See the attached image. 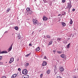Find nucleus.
I'll return each mask as SVG.
<instances>
[{
  "mask_svg": "<svg viewBox=\"0 0 78 78\" xmlns=\"http://www.w3.org/2000/svg\"><path fill=\"white\" fill-rule=\"evenodd\" d=\"M32 22H33V23L34 25H37L38 23V22L37 21V20L35 19H33L32 20Z\"/></svg>",
  "mask_w": 78,
  "mask_h": 78,
  "instance_id": "f257e3e1",
  "label": "nucleus"
},
{
  "mask_svg": "<svg viewBox=\"0 0 78 78\" xmlns=\"http://www.w3.org/2000/svg\"><path fill=\"white\" fill-rule=\"evenodd\" d=\"M70 3H68V8L69 9V11L70 12V9L72 7V5H71V1H70Z\"/></svg>",
  "mask_w": 78,
  "mask_h": 78,
  "instance_id": "f03ea898",
  "label": "nucleus"
},
{
  "mask_svg": "<svg viewBox=\"0 0 78 78\" xmlns=\"http://www.w3.org/2000/svg\"><path fill=\"white\" fill-rule=\"evenodd\" d=\"M22 73L24 75H25V74H27L28 73V71L27 69H24Z\"/></svg>",
  "mask_w": 78,
  "mask_h": 78,
  "instance_id": "7ed1b4c3",
  "label": "nucleus"
},
{
  "mask_svg": "<svg viewBox=\"0 0 78 78\" xmlns=\"http://www.w3.org/2000/svg\"><path fill=\"white\" fill-rule=\"evenodd\" d=\"M61 56L62 58L64 59H66V55L64 54H62L61 55Z\"/></svg>",
  "mask_w": 78,
  "mask_h": 78,
  "instance_id": "20e7f679",
  "label": "nucleus"
},
{
  "mask_svg": "<svg viewBox=\"0 0 78 78\" xmlns=\"http://www.w3.org/2000/svg\"><path fill=\"white\" fill-rule=\"evenodd\" d=\"M13 61H14V58H10V60L9 62V64H11V63H12Z\"/></svg>",
  "mask_w": 78,
  "mask_h": 78,
  "instance_id": "39448f33",
  "label": "nucleus"
},
{
  "mask_svg": "<svg viewBox=\"0 0 78 78\" xmlns=\"http://www.w3.org/2000/svg\"><path fill=\"white\" fill-rule=\"evenodd\" d=\"M60 70L61 72H63L64 70V68H63L62 66H61L60 68Z\"/></svg>",
  "mask_w": 78,
  "mask_h": 78,
  "instance_id": "423d86ee",
  "label": "nucleus"
},
{
  "mask_svg": "<svg viewBox=\"0 0 78 78\" xmlns=\"http://www.w3.org/2000/svg\"><path fill=\"white\" fill-rule=\"evenodd\" d=\"M47 19H48V18H47L46 16H43V20H44V21H46V20H47Z\"/></svg>",
  "mask_w": 78,
  "mask_h": 78,
  "instance_id": "0eeeda50",
  "label": "nucleus"
},
{
  "mask_svg": "<svg viewBox=\"0 0 78 78\" xmlns=\"http://www.w3.org/2000/svg\"><path fill=\"white\" fill-rule=\"evenodd\" d=\"M17 76V74H13L12 76V78H15Z\"/></svg>",
  "mask_w": 78,
  "mask_h": 78,
  "instance_id": "6e6552de",
  "label": "nucleus"
},
{
  "mask_svg": "<svg viewBox=\"0 0 78 78\" xmlns=\"http://www.w3.org/2000/svg\"><path fill=\"white\" fill-rule=\"evenodd\" d=\"M29 78V76L26 75L25 76H23L22 77V78Z\"/></svg>",
  "mask_w": 78,
  "mask_h": 78,
  "instance_id": "1a4fd4ad",
  "label": "nucleus"
},
{
  "mask_svg": "<svg viewBox=\"0 0 78 78\" xmlns=\"http://www.w3.org/2000/svg\"><path fill=\"white\" fill-rule=\"evenodd\" d=\"M46 65H47V62H44L42 64V66H46Z\"/></svg>",
  "mask_w": 78,
  "mask_h": 78,
  "instance_id": "9d476101",
  "label": "nucleus"
},
{
  "mask_svg": "<svg viewBox=\"0 0 78 78\" xmlns=\"http://www.w3.org/2000/svg\"><path fill=\"white\" fill-rule=\"evenodd\" d=\"M28 66H29V63H26L25 64V67H28Z\"/></svg>",
  "mask_w": 78,
  "mask_h": 78,
  "instance_id": "9b49d317",
  "label": "nucleus"
},
{
  "mask_svg": "<svg viewBox=\"0 0 78 78\" xmlns=\"http://www.w3.org/2000/svg\"><path fill=\"white\" fill-rule=\"evenodd\" d=\"M61 39H62V38H58L57 41H58V42H60V41H61Z\"/></svg>",
  "mask_w": 78,
  "mask_h": 78,
  "instance_id": "f8f14e48",
  "label": "nucleus"
},
{
  "mask_svg": "<svg viewBox=\"0 0 78 78\" xmlns=\"http://www.w3.org/2000/svg\"><path fill=\"white\" fill-rule=\"evenodd\" d=\"M28 13H29V14L30 15H31V14H33V12L31 10H30L28 12Z\"/></svg>",
  "mask_w": 78,
  "mask_h": 78,
  "instance_id": "ddd939ff",
  "label": "nucleus"
},
{
  "mask_svg": "<svg viewBox=\"0 0 78 78\" xmlns=\"http://www.w3.org/2000/svg\"><path fill=\"white\" fill-rule=\"evenodd\" d=\"M62 24L63 27H65V26L66 25V23H65L62 22Z\"/></svg>",
  "mask_w": 78,
  "mask_h": 78,
  "instance_id": "4468645a",
  "label": "nucleus"
},
{
  "mask_svg": "<svg viewBox=\"0 0 78 78\" xmlns=\"http://www.w3.org/2000/svg\"><path fill=\"white\" fill-rule=\"evenodd\" d=\"M12 44L11 46L9 48V51H11V49H12Z\"/></svg>",
  "mask_w": 78,
  "mask_h": 78,
  "instance_id": "2eb2a0df",
  "label": "nucleus"
},
{
  "mask_svg": "<svg viewBox=\"0 0 78 78\" xmlns=\"http://www.w3.org/2000/svg\"><path fill=\"white\" fill-rule=\"evenodd\" d=\"M26 10L27 11V12H29L31 10H30V8L29 7V8H27V9H26Z\"/></svg>",
  "mask_w": 78,
  "mask_h": 78,
  "instance_id": "dca6fc26",
  "label": "nucleus"
},
{
  "mask_svg": "<svg viewBox=\"0 0 78 78\" xmlns=\"http://www.w3.org/2000/svg\"><path fill=\"white\" fill-rule=\"evenodd\" d=\"M39 50H40V48L39 47H38L36 48V51H39Z\"/></svg>",
  "mask_w": 78,
  "mask_h": 78,
  "instance_id": "f3484780",
  "label": "nucleus"
},
{
  "mask_svg": "<svg viewBox=\"0 0 78 78\" xmlns=\"http://www.w3.org/2000/svg\"><path fill=\"white\" fill-rule=\"evenodd\" d=\"M30 55H31V53H30L29 54H28L25 55V56H26V57H28V56H30Z\"/></svg>",
  "mask_w": 78,
  "mask_h": 78,
  "instance_id": "a211bd4d",
  "label": "nucleus"
},
{
  "mask_svg": "<svg viewBox=\"0 0 78 78\" xmlns=\"http://www.w3.org/2000/svg\"><path fill=\"white\" fill-rule=\"evenodd\" d=\"M70 25H72V23H73V21H72V19H71L70 22Z\"/></svg>",
  "mask_w": 78,
  "mask_h": 78,
  "instance_id": "6ab92c4d",
  "label": "nucleus"
},
{
  "mask_svg": "<svg viewBox=\"0 0 78 78\" xmlns=\"http://www.w3.org/2000/svg\"><path fill=\"white\" fill-rule=\"evenodd\" d=\"M20 37H21V36L20 35H19L18 36V39H20Z\"/></svg>",
  "mask_w": 78,
  "mask_h": 78,
  "instance_id": "aec40b11",
  "label": "nucleus"
},
{
  "mask_svg": "<svg viewBox=\"0 0 78 78\" xmlns=\"http://www.w3.org/2000/svg\"><path fill=\"white\" fill-rule=\"evenodd\" d=\"M70 43H69L68 44L67 46V48H70Z\"/></svg>",
  "mask_w": 78,
  "mask_h": 78,
  "instance_id": "412c9836",
  "label": "nucleus"
},
{
  "mask_svg": "<svg viewBox=\"0 0 78 78\" xmlns=\"http://www.w3.org/2000/svg\"><path fill=\"white\" fill-rule=\"evenodd\" d=\"M46 37L48 38H50V37H51V36H50L49 35H46Z\"/></svg>",
  "mask_w": 78,
  "mask_h": 78,
  "instance_id": "4be33fe9",
  "label": "nucleus"
},
{
  "mask_svg": "<svg viewBox=\"0 0 78 78\" xmlns=\"http://www.w3.org/2000/svg\"><path fill=\"white\" fill-rule=\"evenodd\" d=\"M10 8H9L7 10V12H9V11H10Z\"/></svg>",
  "mask_w": 78,
  "mask_h": 78,
  "instance_id": "5701e85b",
  "label": "nucleus"
},
{
  "mask_svg": "<svg viewBox=\"0 0 78 78\" xmlns=\"http://www.w3.org/2000/svg\"><path fill=\"white\" fill-rule=\"evenodd\" d=\"M15 29L16 30H18V29H19V28H18V27H15Z\"/></svg>",
  "mask_w": 78,
  "mask_h": 78,
  "instance_id": "b1692460",
  "label": "nucleus"
},
{
  "mask_svg": "<svg viewBox=\"0 0 78 78\" xmlns=\"http://www.w3.org/2000/svg\"><path fill=\"white\" fill-rule=\"evenodd\" d=\"M52 42H53V41H50L49 42V45L51 44H52Z\"/></svg>",
  "mask_w": 78,
  "mask_h": 78,
  "instance_id": "393cba45",
  "label": "nucleus"
},
{
  "mask_svg": "<svg viewBox=\"0 0 78 78\" xmlns=\"http://www.w3.org/2000/svg\"><path fill=\"white\" fill-rule=\"evenodd\" d=\"M47 74H49L50 73V70H48L47 71Z\"/></svg>",
  "mask_w": 78,
  "mask_h": 78,
  "instance_id": "a878e982",
  "label": "nucleus"
},
{
  "mask_svg": "<svg viewBox=\"0 0 78 78\" xmlns=\"http://www.w3.org/2000/svg\"><path fill=\"white\" fill-rule=\"evenodd\" d=\"M43 76V74H41L40 75V78H42Z\"/></svg>",
  "mask_w": 78,
  "mask_h": 78,
  "instance_id": "bb28decb",
  "label": "nucleus"
},
{
  "mask_svg": "<svg viewBox=\"0 0 78 78\" xmlns=\"http://www.w3.org/2000/svg\"><path fill=\"white\" fill-rule=\"evenodd\" d=\"M57 78H62V77H61L60 76H57Z\"/></svg>",
  "mask_w": 78,
  "mask_h": 78,
  "instance_id": "cd10ccee",
  "label": "nucleus"
},
{
  "mask_svg": "<svg viewBox=\"0 0 78 78\" xmlns=\"http://www.w3.org/2000/svg\"><path fill=\"white\" fill-rule=\"evenodd\" d=\"M58 53L59 54H61V52H60V51H57Z\"/></svg>",
  "mask_w": 78,
  "mask_h": 78,
  "instance_id": "c85d7f7f",
  "label": "nucleus"
},
{
  "mask_svg": "<svg viewBox=\"0 0 78 78\" xmlns=\"http://www.w3.org/2000/svg\"><path fill=\"white\" fill-rule=\"evenodd\" d=\"M2 56H0V61H1V60H2Z\"/></svg>",
  "mask_w": 78,
  "mask_h": 78,
  "instance_id": "c756f323",
  "label": "nucleus"
},
{
  "mask_svg": "<svg viewBox=\"0 0 78 78\" xmlns=\"http://www.w3.org/2000/svg\"><path fill=\"white\" fill-rule=\"evenodd\" d=\"M62 2H63V3H64V2H66V0H62Z\"/></svg>",
  "mask_w": 78,
  "mask_h": 78,
  "instance_id": "7c9ffc66",
  "label": "nucleus"
},
{
  "mask_svg": "<svg viewBox=\"0 0 78 78\" xmlns=\"http://www.w3.org/2000/svg\"><path fill=\"white\" fill-rule=\"evenodd\" d=\"M66 14V12H64V13L62 14V16H64V15H65Z\"/></svg>",
  "mask_w": 78,
  "mask_h": 78,
  "instance_id": "2f4dec72",
  "label": "nucleus"
},
{
  "mask_svg": "<svg viewBox=\"0 0 78 78\" xmlns=\"http://www.w3.org/2000/svg\"><path fill=\"white\" fill-rule=\"evenodd\" d=\"M18 70H19V71H21V69L20 68H18Z\"/></svg>",
  "mask_w": 78,
  "mask_h": 78,
  "instance_id": "473e14b6",
  "label": "nucleus"
},
{
  "mask_svg": "<svg viewBox=\"0 0 78 78\" xmlns=\"http://www.w3.org/2000/svg\"><path fill=\"white\" fill-rule=\"evenodd\" d=\"M2 78H6V77L5 76H3L2 77Z\"/></svg>",
  "mask_w": 78,
  "mask_h": 78,
  "instance_id": "72a5a7b5",
  "label": "nucleus"
},
{
  "mask_svg": "<svg viewBox=\"0 0 78 78\" xmlns=\"http://www.w3.org/2000/svg\"><path fill=\"white\" fill-rule=\"evenodd\" d=\"M30 46H32V43H30L29 44Z\"/></svg>",
  "mask_w": 78,
  "mask_h": 78,
  "instance_id": "f704fd0d",
  "label": "nucleus"
},
{
  "mask_svg": "<svg viewBox=\"0 0 78 78\" xmlns=\"http://www.w3.org/2000/svg\"><path fill=\"white\" fill-rule=\"evenodd\" d=\"M2 64H3V63L0 62V65H2Z\"/></svg>",
  "mask_w": 78,
  "mask_h": 78,
  "instance_id": "c9c22d12",
  "label": "nucleus"
},
{
  "mask_svg": "<svg viewBox=\"0 0 78 78\" xmlns=\"http://www.w3.org/2000/svg\"><path fill=\"white\" fill-rule=\"evenodd\" d=\"M75 9H73L72 10L73 11H75Z\"/></svg>",
  "mask_w": 78,
  "mask_h": 78,
  "instance_id": "e433bc0d",
  "label": "nucleus"
},
{
  "mask_svg": "<svg viewBox=\"0 0 78 78\" xmlns=\"http://www.w3.org/2000/svg\"><path fill=\"white\" fill-rule=\"evenodd\" d=\"M8 31H6L5 32V33H8Z\"/></svg>",
  "mask_w": 78,
  "mask_h": 78,
  "instance_id": "4c0bfd02",
  "label": "nucleus"
},
{
  "mask_svg": "<svg viewBox=\"0 0 78 78\" xmlns=\"http://www.w3.org/2000/svg\"><path fill=\"white\" fill-rule=\"evenodd\" d=\"M53 52H54V53H55V52H56V50H53Z\"/></svg>",
  "mask_w": 78,
  "mask_h": 78,
  "instance_id": "58836bf2",
  "label": "nucleus"
},
{
  "mask_svg": "<svg viewBox=\"0 0 78 78\" xmlns=\"http://www.w3.org/2000/svg\"><path fill=\"white\" fill-rule=\"evenodd\" d=\"M44 59H47V57L45 56H44Z\"/></svg>",
  "mask_w": 78,
  "mask_h": 78,
  "instance_id": "ea45409f",
  "label": "nucleus"
},
{
  "mask_svg": "<svg viewBox=\"0 0 78 78\" xmlns=\"http://www.w3.org/2000/svg\"><path fill=\"white\" fill-rule=\"evenodd\" d=\"M61 14H59L58 16H61Z\"/></svg>",
  "mask_w": 78,
  "mask_h": 78,
  "instance_id": "a19ab883",
  "label": "nucleus"
},
{
  "mask_svg": "<svg viewBox=\"0 0 78 78\" xmlns=\"http://www.w3.org/2000/svg\"><path fill=\"white\" fill-rule=\"evenodd\" d=\"M73 78H77V77L75 76V77H74Z\"/></svg>",
  "mask_w": 78,
  "mask_h": 78,
  "instance_id": "79ce46f5",
  "label": "nucleus"
},
{
  "mask_svg": "<svg viewBox=\"0 0 78 78\" xmlns=\"http://www.w3.org/2000/svg\"><path fill=\"white\" fill-rule=\"evenodd\" d=\"M12 35H14V34H12Z\"/></svg>",
  "mask_w": 78,
  "mask_h": 78,
  "instance_id": "37998d69",
  "label": "nucleus"
},
{
  "mask_svg": "<svg viewBox=\"0 0 78 78\" xmlns=\"http://www.w3.org/2000/svg\"><path fill=\"white\" fill-rule=\"evenodd\" d=\"M60 17H62V15H61Z\"/></svg>",
  "mask_w": 78,
  "mask_h": 78,
  "instance_id": "c03bdc74",
  "label": "nucleus"
},
{
  "mask_svg": "<svg viewBox=\"0 0 78 78\" xmlns=\"http://www.w3.org/2000/svg\"><path fill=\"white\" fill-rule=\"evenodd\" d=\"M27 15H28V14H27Z\"/></svg>",
  "mask_w": 78,
  "mask_h": 78,
  "instance_id": "a18cd8bd",
  "label": "nucleus"
},
{
  "mask_svg": "<svg viewBox=\"0 0 78 78\" xmlns=\"http://www.w3.org/2000/svg\"><path fill=\"white\" fill-rule=\"evenodd\" d=\"M27 77H28V76H27Z\"/></svg>",
  "mask_w": 78,
  "mask_h": 78,
  "instance_id": "49530a36",
  "label": "nucleus"
}]
</instances>
